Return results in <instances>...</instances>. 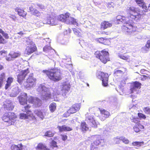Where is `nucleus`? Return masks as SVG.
<instances>
[{
	"label": "nucleus",
	"mask_w": 150,
	"mask_h": 150,
	"mask_svg": "<svg viewBox=\"0 0 150 150\" xmlns=\"http://www.w3.org/2000/svg\"><path fill=\"white\" fill-rule=\"evenodd\" d=\"M54 134L50 131H47L45 134V136L51 137L53 136Z\"/></svg>",
	"instance_id": "obj_44"
},
{
	"label": "nucleus",
	"mask_w": 150,
	"mask_h": 150,
	"mask_svg": "<svg viewBox=\"0 0 150 150\" xmlns=\"http://www.w3.org/2000/svg\"><path fill=\"white\" fill-rule=\"evenodd\" d=\"M96 40L99 42L105 45H108L110 43L109 39H108L107 38H97Z\"/></svg>",
	"instance_id": "obj_23"
},
{
	"label": "nucleus",
	"mask_w": 150,
	"mask_h": 150,
	"mask_svg": "<svg viewBox=\"0 0 150 150\" xmlns=\"http://www.w3.org/2000/svg\"><path fill=\"white\" fill-rule=\"evenodd\" d=\"M146 45L150 48V40L147 41Z\"/></svg>",
	"instance_id": "obj_64"
},
{
	"label": "nucleus",
	"mask_w": 150,
	"mask_h": 150,
	"mask_svg": "<svg viewBox=\"0 0 150 150\" xmlns=\"http://www.w3.org/2000/svg\"><path fill=\"white\" fill-rule=\"evenodd\" d=\"M135 1L139 6L141 7L143 9V11L146 12L147 10V7L146 6L143 0H135Z\"/></svg>",
	"instance_id": "obj_21"
},
{
	"label": "nucleus",
	"mask_w": 150,
	"mask_h": 150,
	"mask_svg": "<svg viewBox=\"0 0 150 150\" xmlns=\"http://www.w3.org/2000/svg\"><path fill=\"white\" fill-rule=\"evenodd\" d=\"M59 131L60 132L64 131H70L72 130V128L70 127L66 126L65 125L62 126H58L57 127Z\"/></svg>",
	"instance_id": "obj_27"
},
{
	"label": "nucleus",
	"mask_w": 150,
	"mask_h": 150,
	"mask_svg": "<svg viewBox=\"0 0 150 150\" xmlns=\"http://www.w3.org/2000/svg\"><path fill=\"white\" fill-rule=\"evenodd\" d=\"M35 99L33 98L32 97H30L28 99V101L29 103L33 104L34 102Z\"/></svg>",
	"instance_id": "obj_53"
},
{
	"label": "nucleus",
	"mask_w": 150,
	"mask_h": 150,
	"mask_svg": "<svg viewBox=\"0 0 150 150\" xmlns=\"http://www.w3.org/2000/svg\"><path fill=\"white\" fill-rule=\"evenodd\" d=\"M51 146L52 147V148L53 147H57V142L54 140H52L51 143Z\"/></svg>",
	"instance_id": "obj_51"
},
{
	"label": "nucleus",
	"mask_w": 150,
	"mask_h": 150,
	"mask_svg": "<svg viewBox=\"0 0 150 150\" xmlns=\"http://www.w3.org/2000/svg\"><path fill=\"white\" fill-rule=\"evenodd\" d=\"M5 75L4 73H3L1 75L0 77V81L2 82H3V81L5 79Z\"/></svg>",
	"instance_id": "obj_49"
},
{
	"label": "nucleus",
	"mask_w": 150,
	"mask_h": 150,
	"mask_svg": "<svg viewBox=\"0 0 150 150\" xmlns=\"http://www.w3.org/2000/svg\"><path fill=\"white\" fill-rule=\"evenodd\" d=\"M49 78L52 81H57L62 79V74L59 70L54 69L52 71L43 70Z\"/></svg>",
	"instance_id": "obj_2"
},
{
	"label": "nucleus",
	"mask_w": 150,
	"mask_h": 150,
	"mask_svg": "<svg viewBox=\"0 0 150 150\" xmlns=\"http://www.w3.org/2000/svg\"><path fill=\"white\" fill-rule=\"evenodd\" d=\"M6 40L4 38H0V43L4 44L6 42Z\"/></svg>",
	"instance_id": "obj_60"
},
{
	"label": "nucleus",
	"mask_w": 150,
	"mask_h": 150,
	"mask_svg": "<svg viewBox=\"0 0 150 150\" xmlns=\"http://www.w3.org/2000/svg\"><path fill=\"white\" fill-rule=\"evenodd\" d=\"M124 73V72L117 69H115L114 71V75L115 76H120Z\"/></svg>",
	"instance_id": "obj_31"
},
{
	"label": "nucleus",
	"mask_w": 150,
	"mask_h": 150,
	"mask_svg": "<svg viewBox=\"0 0 150 150\" xmlns=\"http://www.w3.org/2000/svg\"><path fill=\"white\" fill-rule=\"evenodd\" d=\"M11 150H19V144L18 145H12L11 147Z\"/></svg>",
	"instance_id": "obj_47"
},
{
	"label": "nucleus",
	"mask_w": 150,
	"mask_h": 150,
	"mask_svg": "<svg viewBox=\"0 0 150 150\" xmlns=\"http://www.w3.org/2000/svg\"><path fill=\"white\" fill-rule=\"evenodd\" d=\"M62 39L61 40V42L60 43L63 45H66V44L69 42V40H65L63 38H61Z\"/></svg>",
	"instance_id": "obj_50"
},
{
	"label": "nucleus",
	"mask_w": 150,
	"mask_h": 150,
	"mask_svg": "<svg viewBox=\"0 0 150 150\" xmlns=\"http://www.w3.org/2000/svg\"><path fill=\"white\" fill-rule=\"evenodd\" d=\"M19 150H27V146L22 144H19Z\"/></svg>",
	"instance_id": "obj_46"
},
{
	"label": "nucleus",
	"mask_w": 150,
	"mask_h": 150,
	"mask_svg": "<svg viewBox=\"0 0 150 150\" xmlns=\"http://www.w3.org/2000/svg\"><path fill=\"white\" fill-rule=\"evenodd\" d=\"M91 150H98V147L92 145L91 146Z\"/></svg>",
	"instance_id": "obj_58"
},
{
	"label": "nucleus",
	"mask_w": 150,
	"mask_h": 150,
	"mask_svg": "<svg viewBox=\"0 0 150 150\" xmlns=\"http://www.w3.org/2000/svg\"><path fill=\"white\" fill-rule=\"evenodd\" d=\"M34 101L33 104L35 105L36 106L38 107L40 106L41 103V101L40 99L36 98L35 99Z\"/></svg>",
	"instance_id": "obj_39"
},
{
	"label": "nucleus",
	"mask_w": 150,
	"mask_h": 150,
	"mask_svg": "<svg viewBox=\"0 0 150 150\" xmlns=\"http://www.w3.org/2000/svg\"><path fill=\"white\" fill-rule=\"evenodd\" d=\"M80 128L83 131H86L88 130V128L86 122H84L81 123Z\"/></svg>",
	"instance_id": "obj_36"
},
{
	"label": "nucleus",
	"mask_w": 150,
	"mask_h": 150,
	"mask_svg": "<svg viewBox=\"0 0 150 150\" xmlns=\"http://www.w3.org/2000/svg\"><path fill=\"white\" fill-rule=\"evenodd\" d=\"M44 40L47 43H48V44L47 45H50L51 40H50V38H45Z\"/></svg>",
	"instance_id": "obj_56"
},
{
	"label": "nucleus",
	"mask_w": 150,
	"mask_h": 150,
	"mask_svg": "<svg viewBox=\"0 0 150 150\" xmlns=\"http://www.w3.org/2000/svg\"><path fill=\"white\" fill-rule=\"evenodd\" d=\"M95 55L96 58L99 59L104 64H105L109 60L108 52L105 51V50H103L101 52L97 51L95 52Z\"/></svg>",
	"instance_id": "obj_5"
},
{
	"label": "nucleus",
	"mask_w": 150,
	"mask_h": 150,
	"mask_svg": "<svg viewBox=\"0 0 150 150\" xmlns=\"http://www.w3.org/2000/svg\"><path fill=\"white\" fill-rule=\"evenodd\" d=\"M37 90L41 94L43 100H47L51 98V95L50 89L46 88L44 85L40 84Z\"/></svg>",
	"instance_id": "obj_3"
},
{
	"label": "nucleus",
	"mask_w": 150,
	"mask_h": 150,
	"mask_svg": "<svg viewBox=\"0 0 150 150\" xmlns=\"http://www.w3.org/2000/svg\"><path fill=\"white\" fill-rule=\"evenodd\" d=\"M13 81V78L12 77H9L6 81L7 83L5 85V89H7L8 88L10 87L11 83Z\"/></svg>",
	"instance_id": "obj_32"
},
{
	"label": "nucleus",
	"mask_w": 150,
	"mask_h": 150,
	"mask_svg": "<svg viewBox=\"0 0 150 150\" xmlns=\"http://www.w3.org/2000/svg\"><path fill=\"white\" fill-rule=\"evenodd\" d=\"M70 14L66 13L64 15L61 14L58 17V20L64 22L67 24L76 25L77 22L75 19L70 17Z\"/></svg>",
	"instance_id": "obj_4"
},
{
	"label": "nucleus",
	"mask_w": 150,
	"mask_h": 150,
	"mask_svg": "<svg viewBox=\"0 0 150 150\" xmlns=\"http://www.w3.org/2000/svg\"><path fill=\"white\" fill-rule=\"evenodd\" d=\"M141 84L138 81H135L130 84L129 91L130 93H137L141 87Z\"/></svg>",
	"instance_id": "obj_10"
},
{
	"label": "nucleus",
	"mask_w": 150,
	"mask_h": 150,
	"mask_svg": "<svg viewBox=\"0 0 150 150\" xmlns=\"http://www.w3.org/2000/svg\"><path fill=\"white\" fill-rule=\"evenodd\" d=\"M127 79L126 78H125L124 79L122 80L121 82V85L123 86L124 85H125V81Z\"/></svg>",
	"instance_id": "obj_61"
},
{
	"label": "nucleus",
	"mask_w": 150,
	"mask_h": 150,
	"mask_svg": "<svg viewBox=\"0 0 150 150\" xmlns=\"http://www.w3.org/2000/svg\"><path fill=\"white\" fill-rule=\"evenodd\" d=\"M139 120V119L138 117H132V118H131V121L132 122L136 123V124L140 123L139 122H140Z\"/></svg>",
	"instance_id": "obj_41"
},
{
	"label": "nucleus",
	"mask_w": 150,
	"mask_h": 150,
	"mask_svg": "<svg viewBox=\"0 0 150 150\" xmlns=\"http://www.w3.org/2000/svg\"><path fill=\"white\" fill-rule=\"evenodd\" d=\"M21 92V89L17 86L12 87L11 90L9 92V95L11 97H16Z\"/></svg>",
	"instance_id": "obj_17"
},
{
	"label": "nucleus",
	"mask_w": 150,
	"mask_h": 150,
	"mask_svg": "<svg viewBox=\"0 0 150 150\" xmlns=\"http://www.w3.org/2000/svg\"><path fill=\"white\" fill-rule=\"evenodd\" d=\"M143 110L145 114L150 115V108L149 107H144Z\"/></svg>",
	"instance_id": "obj_42"
},
{
	"label": "nucleus",
	"mask_w": 150,
	"mask_h": 150,
	"mask_svg": "<svg viewBox=\"0 0 150 150\" xmlns=\"http://www.w3.org/2000/svg\"><path fill=\"white\" fill-rule=\"evenodd\" d=\"M36 81V79L33 77V74H30L26 79V83H25L24 85L26 88L32 87L35 85Z\"/></svg>",
	"instance_id": "obj_9"
},
{
	"label": "nucleus",
	"mask_w": 150,
	"mask_h": 150,
	"mask_svg": "<svg viewBox=\"0 0 150 150\" xmlns=\"http://www.w3.org/2000/svg\"><path fill=\"white\" fill-rule=\"evenodd\" d=\"M148 76L143 75H142L141 78V79L143 81L147 79H150V77L148 76H150V72L146 70L145 72V74Z\"/></svg>",
	"instance_id": "obj_35"
},
{
	"label": "nucleus",
	"mask_w": 150,
	"mask_h": 150,
	"mask_svg": "<svg viewBox=\"0 0 150 150\" xmlns=\"http://www.w3.org/2000/svg\"><path fill=\"white\" fill-rule=\"evenodd\" d=\"M100 111L101 113L100 119L101 120L104 121L106 118L109 117L110 113L108 112L105 110H100Z\"/></svg>",
	"instance_id": "obj_20"
},
{
	"label": "nucleus",
	"mask_w": 150,
	"mask_h": 150,
	"mask_svg": "<svg viewBox=\"0 0 150 150\" xmlns=\"http://www.w3.org/2000/svg\"><path fill=\"white\" fill-rule=\"evenodd\" d=\"M138 116L139 117L143 119H145L146 118V116L145 115L141 113H138Z\"/></svg>",
	"instance_id": "obj_52"
},
{
	"label": "nucleus",
	"mask_w": 150,
	"mask_h": 150,
	"mask_svg": "<svg viewBox=\"0 0 150 150\" xmlns=\"http://www.w3.org/2000/svg\"><path fill=\"white\" fill-rule=\"evenodd\" d=\"M62 139L64 141H65L67 139V137L66 135L62 134L61 135Z\"/></svg>",
	"instance_id": "obj_55"
},
{
	"label": "nucleus",
	"mask_w": 150,
	"mask_h": 150,
	"mask_svg": "<svg viewBox=\"0 0 150 150\" xmlns=\"http://www.w3.org/2000/svg\"><path fill=\"white\" fill-rule=\"evenodd\" d=\"M33 13L34 15L36 16H39L40 15V13L36 9H34Z\"/></svg>",
	"instance_id": "obj_48"
},
{
	"label": "nucleus",
	"mask_w": 150,
	"mask_h": 150,
	"mask_svg": "<svg viewBox=\"0 0 150 150\" xmlns=\"http://www.w3.org/2000/svg\"><path fill=\"white\" fill-rule=\"evenodd\" d=\"M144 142H134L132 143L133 146H140L144 145Z\"/></svg>",
	"instance_id": "obj_45"
},
{
	"label": "nucleus",
	"mask_w": 150,
	"mask_h": 150,
	"mask_svg": "<svg viewBox=\"0 0 150 150\" xmlns=\"http://www.w3.org/2000/svg\"><path fill=\"white\" fill-rule=\"evenodd\" d=\"M58 18L55 16H50L45 18L43 21L44 24H48L51 25H55L57 24Z\"/></svg>",
	"instance_id": "obj_12"
},
{
	"label": "nucleus",
	"mask_w": 150,
	"mask_h": 150,
	"mask_svg": "<svg viewBox=\"0 0 150 150\" xmlns=\"http://www.w3.org/2000/svg\"><path fill=\"white\" fill-rule=\"evenodd\" d=\"M4 107L7 110H12L14 108V105L11 100L7 99L4 103Z\"/></svg>",
	"instance_id": "obj_16"
},
{
	"label": "nucleus",
	"mask_w": 150,
	"mask_h": 150,
	"mask_svg": "<svg viewBox=\"0 0 150 150\" xmlns=\"http://www.w3.org/2000/svg\"><path fill=\"white\" fill-rule=\"evenodd\" d=\"M43 50L44 52L49 53L50 52H54V50L50 46V45H47L43 47Z\"/></svg>",
	"instance_id": "obj_30"
},
{
	"label": "nucleus",
	"mask_w": 150,
	"mask_h": 150,
	"mask_svg": "<svg viewBox=\"0 0 150 150\" xmlns=\"http://www.w3.org/2000/svg\"><path fill=\"white\" fill-rule=\"evenodd\" d=\"M56 105L54 103H51L49 106L50 110L51 112H54L56 109Z\"/></svg>",
	"instance_id": "obj_37"
},
{
	"label": "nucleus",
	"mask_w": 150,
	"mask_h": 150,
	"mask_svg": "<svg viewBox=\"0 0 150 150\" xmlns=\"http://www.w3.org/2000/svg\"><path fill=\"white\" fill-rule=\"evenodd\" d=\"M73 30L74 33L78 37L81 36V33L76 28H73Z\"/></svg>",
	"instance_id": "obj_43"
},
{
	"label": "nucleus",
	"mask_w": 150,
	"mask_h": 150,
	"mask_svg": "<svg viewBox=\"0 0 150 150\" xmlns=\"http://www.w3.org/2000/svg\"><path fill=\"white\" fill-rule=\"evenodd\" d=\"M144 127L140 123L137 124L133 127L134 131L136 132H138L140 131L143 130Z\"/></svg>",
	"instance_id": "obj_25"
},
{
	"label": "nucleus",
	"mask_w": 150,
	"mask_h": 150,
	"mask_svg": "<svg viewBox=\"0 0 150 150\" xmlns=\"http://www.w3.org/2000/svg\"><path fill=\"white\" fill-rule=\"evenodd\" d=\"M30 106L28 105L23 108L22 111L24 112V113L20 114V115L21 119H31L34 117L33 114L30 109Z\"/></svg>",
	"instance_id": "obj_6"
},
{
	"label": "nucleus",
	"mask_w": 150,
	"mask_h": 150,
	"mask_svg": "<svg viewBox=\"0 0 150 150\" xmlns=\"http://www.w3.org/2000/svg\"><path fill=\"white\" fill-rule=\"evenodd\" d=\"M86 120L87 121L90 125L92 127L96 128L99 123L98 122H96L92 116H88V113L86 115Z\"/></svg>",
	"instance_id": "obj_15"
},
{
	"label": "nucleus",
	"mask_w": 150,
	"mask_h": 150,
	"mask_svg": "<svg viewBox=\"0 0 150 150\" xmlns=\"http://www.w3.org/2000/svg\"><path fill=\"white\" fill-rule=\"evenodd\" d=\"M71 86L69 83L67 82H64L62 86L61 90L62 96L65 97L66 94L70 90Z\"/></svg>",
	"instance_id": "obj_13"
},
{
	"label": "nucleus",
	"mask_w": 150,
	"mask_h": 150,
	"mask_svg": "<svg viewBox=\"0 0 150 150\" xmlns=\"http://www.w3.org/2000/svg\"><path fill=\"white\" fill-rule=\"evenodd\" d=\"M100 144H101V146H103V145L104 143V140L102 139L101 138L100 139Z\"/></svg>",
	"instance_id": "obj_62"
},
{
	"label": "nucleus",
	"mask_w": 150,
	"mask_h": 150,
	"mask_svg": "<svg viewBox=\"0 0 150 150\" xmlns=\"http://www.w3.org/2000/svg\"><path fill=\"white\" fill-rule=\"evenodd\" d=\"M109 76L108 74L104 73L101 71H99L97 74L98 78L102 81L103 85L106 87L108 85V82Z\"/></svg>",
	"instance_id": "obj_8"
},
{
	"label": "nucleus",
	"mask_w": 150,
	"mask_h": 150,
	"mask_svg": "<svg viewBox=\"0 0 150 150\" xmlns=\"http://www.w3.org/2000/svg\"><path fill=\"white\" fill-rule=\"evenodd\" d=\"M112 24L108 21H104L102 22L101 25V28L103 30H104L108 27H111Z\"/></svg>",
	"instance_id": "obj_26"
},
{
	"label": "nucleus",
	"mask_w": 150,
	"mask_h": 150,
	"mask_svg": "<svg viewBox=\"0 0 150 150\" xmlns=\"http://www.w3.org/2000/svg\"><path fill=\"white\" fill-rule=\"evenodd\" d=\"M71 30L69 28H68L67 30H66L64 32V35H67L70 33Z\"/></svg>",
	"instance_id": "obj_57"
},
{
	"label": "nucleus",
	"mask_w": 150,
	"mask_h": 150,
	"mask_svg": "<svg viewBox=\"0 0 150 150\" xmlns=\"http://www.w3.org/2000/svg\"><path fill=\"white\" fill-rule=\"evenodd\" d=\"M149 49L150 48L146 44L145 46L141 48V51L143 53H146L149 51Z\"/></svg>",
	"instance_id": "obj_40"
},
{
	"label": "nucleus",
	"mask_w": 150,
	"mask_h": 150,
	"mask_svg": "<svg viewBox=\"0 0 150 150\" xmlns=\"http://www.w3.org/2000/svg\"><path fill=\"white\" fill-rule=\"evenodd\" d=\"M94 138L96 140L93 142V143L96 146L100 144V139L101 136L100 135H96L93 136Z\"/></svg>",
	"instance_id": "obj_33"
},
{
	"label": "nucleus",
	"mask_w": 150,
	"mask_h": 150,
	"mask_svg": "<svg viewBox=\"0 0 150 150\" xmlns=\"http://www.w3.org/2000/svg\"><path fill=\"white\" fill-rule=\"evenodd\" d=\"M34 113L42 120L44 118L45 115V112L43 110H35L34 111Z\"/></svg>",
	"instance_id": "obj_22"
},
{
	"label": "nucleus",
	"mask_w": 150,
	"mask_h": 150,
	"mask_svg": "<svg viewBox=\"0 0 150 150\" xmlns=\"http://www.w3.org/2000/svg\"><path fill=\"white\" fill-rule=\"evenodd\" d=\"M20 103L22 105L27 104V94L25 93H23L20 96L18 97Z\"/></svg>",
	"instance_id": "obj_18"
},
{
	"label": "nucleus",
	"mask_w": 150,
	"mask_h": 150,
	"mask_svg": "<svg viewBox=\"0 0 150 150\" xmlns=\"http://www.w3.org/2000/svg\"><path fill=\"white\" fill-rule=\"evenodd\" d=\"M80 108V105L79 104H74L64 114V116L66 117L68 116L70 114L74 113L79 110Z\"/></svg>",
	"instance_id": "obj_14"
},
{
	"label": "nucleus",
	"mask_w": 150,
	"mask_h": 150,
	"mask_svg": "<svg viewBox=\"0 0 150 150\" xmlns=\"http://www.w3.org/2000/svg\"><path fill=\"white\" fill-rule=\"evenodd\" d=\"M2 119L5 122L9 123V125H12L16 121V117L13 113L9 112L4 114Z\"/></svg>",
	"instance_id": "obj_7"
},
{
	"label": "nucleus",
	"mask_w": 150,
	"mask_h": 150,
	"mask_svg": "<svg viewBox=\"0 0 150 150\" xmlns=\"http://www.w3.org/2000/svg\"><path fill=\"white\" fill-rule=\"evenodd\" d=\"M118 56L120 58L126 60L127 59V57L124 56L123 54H120Z\"/></svg>",
	"instance_id": "obj_54"
},
{
	"label": "nucleus",
	"mask_w": 150,
	"mask_h": 150,
	"mask_svg": "<svg viewBox=\"0 0 150 150\" xmlns=\"http://www.w3.org/2000/svg\"><path fill=\"white\" fill-rule=\"evenodd\" d=\"M21 55L19 53L14 52H11L8 56L6 57V59L8 61L12 60V59L15 58L20 56Z\"/></svg>",
	"instance_id": "obj_19"
},
{
	"label": "nucleus",
	"mask_w": 150,
	"mask_h": 150,
	"mask_svg": "<svg viewBox=\"0 0 150 150\" xmlns=\"http://www.w3.org/2000/svg\"><path fill=\"white\" fill-rule=\"evenodd\" d=\"M36 49V47L35 45L33 46H28L27 47L25 52L27 54L29 55L33 52Z\"/></svg>",
	"instance_id": "obj_24"
},
{
	"label": "nucleus",
	"mask_w": 150,
	"mask_h": 150,
	"mask_svg": "<svg viewBox=\"0 0 150 150\" xmlns=\"http://www.w3.org/2000/svg\"><path fill=\"white\" fill-rule=\"evenodd\" d=\"M37 5L41 9H43L45 8V6L42 4H38Z\"/></svg>",
	"instance_id": "obj_63"
},
{
	"label": "nucleus",
	"mask_w": 150,
	"mask_h": 150,
	"mask_svg": "<svg viewBox=\"0 0 150 150\" xmlns=\"http://www.w3.org/2000/svg\"><path fill=\"white\" fill-rule=\"evenodd\" d=\"M29 71L28 69L22 71L17 75V81L21 85L23 80L27 75L29 74Z\"/></svg>",
	"instance_id": "obj_11"
},
{
	"label": "nucleus",
	"mask_w": 150,
	"mask_h": 150,
	"mask_svg": "<svg viewBox=\"0 0 150 150\" xmlns=\"http://www.w3.org/2000/svg\"><path fill=\"white\" fill-rule=\"evenodd\" d=\"M26 40L25 43L26 45L29 46H33L35 45L34 44L30 38H25Z\"/></svg>",
	"instance_id": "obj_34"
},
{
	"label": "nucleus",
	"mask_w": 150,
	"mask_h": 150,
	"mask_svg": "<svg viewBox=\"0 0 150 150\" xmlns=\"http://www.w3.org/2000/svg\"><path fill=\"white\" fill-rule=\"evenodd\" d=\"M37 150H50L46 146L42 143H39L35 147Z\"/></svg>",
	"instance_id": "obj_28"
},
{
	"label": "nucleus",
	"mask_w": 150,
	"mask_h": 150,
	"mask_svg": "<svg viewBox=\"0 0 150 150\" xmlns=\"http://www.w3.org/2000/svg\"><path fill=\"white\" fill-rule=\"evenodd\" d=\"M127 11L128 17L118 15L117 16L116 19L118 23H123L122 27V30L124 32H127L128 34H130L133 30V23L132 20L130 19L129 18L137 20L140 18L141 15L139 9L133 6L127 7Z\"/></svg>",
	"instance_id": "obj_1"
},
{
	"label": "nucleus",
	"mask_w": 150,
	"mask_h": 150,
	"mask_svg": "<svg viewBox=\"0 0 150 150\" xmlns=\"http://www.w3.org/2000/svg\"><path fill=\"white\" fill-rule=\"evenodd\" d=\"M16 11L18 14L21 16H22L23 17H24L26 15L27 13L24 11L23 10H22L21 8H17L15 9Z\"/></svg>",
	"instance_id": "obj_29"
},
{
	"label": "nucleus",
	"mask_w": 150,
	"mask_h": 150,
	"mask_svg": "<svg viewBox=\"0 0 150 150\" xmlns=\"http://www.w3.org/2000/svg\"><path fill=\"white\" fill-rule=\"evenodd\" d=\"M0 33L3 36L5 37V38L8 37V34L4 32L3 30H2V32H1Z\"/></svg>",
	"instance_id": "obj_59"
},
{
	"label": "nucleus",
	"mask_w": 150,
	"mask_h": 150,
	"mask_svg": "<svg viewBox=\"0 0 150 150\" xmlns=\"http://www.w3.org/2000/svg\"><path fill=\"white\" fill-rule=\"evenodd\" d=\"M117 139H119L120 140H121L123 142L126 144H128L129 142V140L127 138L123 136L120 137L119 138H117Z\"/></svg>",
	"instance_id": "obj_38"
}]
</instances>
